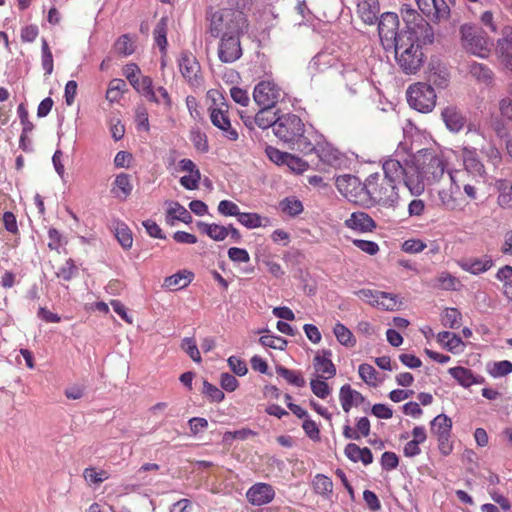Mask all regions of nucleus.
<instances>
[{
	"label": "nucleus",
	"mask_w": 512,
	"mask_h": 512,
	"mask_svg": "<svg viewBox=\"0 0 512 512\" xmlns=\"http://www.w3.org/2000/svg\"><path fill=\"white\" fill-rule=\"evenodd\" d=\"M398 151L384 159L382 163L383 177L379 173H372L366 178V188L363 206L369 208L376 204L385 208L395 209L398 206L400 196L398 184H405V169L401 161L397 159Z\"/></svg>",
	"instance_id": "1"
},
{
	"label": "nucleus",
	"mask_w": 512,
	"mask_h": 512,
	"mask_svg": "<svg viewBox=\"0 0 512 512\" xmlns=\"http://www.w3.org/2000/svg\"><path fill=\"white\" fill-rule=\"evenodd\" d=\"M397 159L406 170L405 186L412 195H420L426 185L438 182L448 164L442 153L432 149H421L414 155L398 151Z\"/></svg>",
	"instance_id": "2"
},
{
	"label": "nucleus",
	"mask_w": 512,
	"mask_h": 512,
	"mask_svg": "<svg viewBox=\"0 0 512 512\" xmlns=\"http://www.w3.org/2000/svg\"><path fill=\"white\" fill-rule=\"evenodd\" d=\"M427 30L420 26L412 32L406 31L390 47L394 48L395 60L405 74H415L424 64L422 46L434 42V30L427 21Z\"/></svg>",
	"instance_id": "3"
},
{
	"label": "nucleus",
	"mask_w": 512,
	"mask_h": 512,
	"mask_svg": "<svg viewBox=\"0 0 512 512\" xmlns=\"http://www.w3.org/2000/svg\"><path fill=\"white\" fill-rule=\"evenodd\" d=\"M401 16L403 25H400L399 16L394 12H385L380 16L378 22V33L382 42H387L388 46L394 44L406 31L412 32L419 29L420 26L427 30V20L423 18L409 4H403L401 7Z\"/></svg>",
	"instance_id": "4"
},
{
	"label": "nucleus",
	"mask_w": 512,
	"mask_h": 512,
	"mask_svg": "<svg viewBox=\"0 0 512 512\" xmlns=\"http://www.w3.org/2000/svg\"><path fill=\"white\" fill-rule=\"evenodd\" d=\"M273 134L289 149L298 150L305 155L315 150V144L310 140L303 120L296 114L280 112Z\"/></svg>",
	"instance_id": "5"
},
{
	"label": "nucleus",
	"mask_w": 512,
	"mask_h": 512,
	"mask_svg": "<svg viewBox=\"0 0 512 512\" xmlns=\"http://www.w3.org/2000/svg\"><path fill=\"white\" fill-rule=\"evenodd\" d=\"M206 20L209 22L208 32L214 38L233 34L247 26L244 13L230 8L214 10L213 7H209L206 10Z\"/></svg>",
	"instance_id": "6"
},
{
	"label": "nucleus",
	"mask_w": 512,
	"mask_h": 512,
	"mask_svg": "<svg viewBox=\"0 0 512 512\" xmlns=\"http://www.w3.org/2000/svg\"><path fill=\"white\" fill-rule=\"evenodd\" d=\"M406 96L409 106L421 113L431 112L436 105L435 90L427 83L417 82L410 85Z\"/></svg>",
	"instance_id": "7"
},
{
	"label": "nucleus",
	"mask_w": 512,
	"mask_h": 512,
	"mask_svg": "<svg viewBox=\"0 0 512 512\" xmlns=\"http://www.w3.org/2000/svg\"><path fill=\"white\" fill-rule=\"evenodd\" d=\"M461 41L463 47L470 53L484 58L490 51V41L484 32L470 24H463L460 27Z\"/></svg>",
	"instance_id": "8"
},
{
	"label": "nucleus",
	"mask_w": 512,
	"mask_h": 512,
	"mask_svg": "<svg viewBox=\"0 0 512 512\" xmlns=\"http://www.w3.org/2000/svg\"><path fill=\"white\" fill-rule=\"evenodd\" d=\"M335 185L339 193L348 201L363 206L366 180L361 182L357 176L344 174L336 177Z\"/></svg>",
	"instance_id": "9"
},
{
	"label": "nucleus",
	"mask_w": 512,
	"mask_h": 512,
	"mask_svg": "<svg viewBox=\"0 0 512 512\" xmlns=\"http://www.w3.org/2000/svg\"><path fill=\"white\" fill-rule=\"evenodd\" d=\"M140 68L135 63L127 64L124 67V75L132 85V87L139 93L148 98L149 101L159 103L157 96L153 90V80L149 76H142L140 78Z\"/></svg>",
	"instance_id": "10"
},
{
	"label": "nucleus",
	"mask_w": 512,
	"mask_h": 512,
	"mask_svg": "<svg viewBox=\"0 0 512 512\" xmlns=\"http://www.w3.org/2000/svg\"><path fill=\"white\" fill-rule=\"evenodd\" d=\"M244 29L233 34H226L220 38L218 57L223 63H233L242 56L240 37Z\"/></svg>",
	"instance_id": "11"
},
{
	"label": "nucleus",
	"mask_w": 512,
	"mask_h": 512,
	"mask_svg": "<svg viewBox=\"0 0 512 512\" xmlns=\"http://www.w3.org/2000/svg\"><path fill=\"white\" fill-rule=\"evenodd\" d=\"M281 97V89L272 81H261L253 91V99L259 107L275 108Z\"/></svg>",
	"instance_id": "12"
},
{
	"label": "nucleus",
	"mask_w": 512,
	"mask_h": 512,
	"mask_svg": "<svg viewBox=\"0 0 512 512\" xmlns=\"http://www.w3.org/2000/svg\"><path fill=\"white\" fill-rule=\"evenodd\" d=\"M313 152L318 155L323 163L336 169L347 168L350 164V159L329 143L323 145L315 144Z\"/></svg>",
	"instance_id": "13"
},
{
	"label": "nucleus",
	"mask_w": 512,
	"mask_h": 512,
	"mask_svg": "<svg viewBox=\"0 0 512 512\" xmlns=\"http://www.w3.org/2000/svg\"><path fill=\"white\" fill-rule=\"evenodd\" d=\"M179 69L182 76L191 84H198V74L201 70L196 57L190 51H182L178 60Z\"/></svg>",
	"instance_id": "14"
},
{
	"label": "nucleus",
	"mask_w": 512,
	"mask_h": 512,
	"mask_svg": "<svg viewBox=\"0 0 512 512\" xmlns=\"http://www.w3.org/2000/svg\"><path fill=\"white\" fill-rule=\"evenodd\" d=\"M209 110L211 123L223 132L225 138L236 141L239 135L236 129L232 127L227 111L215 107H211Z\"/></svg>",
	"instance_id": "15"
},
{
	"label": "nucleus",
	"mask_w": 512,
	"mask_h": 512,
	"mask_svg": "<svg viewBox=\"0 0 512 512\" xmlns=\"http://www.w3.org/2000/svg\"><path fill=\"white\" fill-rule=\"evenodd\" d=\"M246 497L252 505L262 506L274 499L275 490L268 483H256L248 489Z\"/></svg>",
	"instance_id": "16"
},
{
	"label": "nucleus",
	"mask_w": 512,
	"mask_h": 512,
	"mask_svg": "<svg viewBox=\"0 0 512 512\" xmlns=\"http://www.w3.org/2000/svg\"><path fill=\"white\" fill-rule=\"evenodd\" d=\"M344 224L346 227L360 233L372 232L377 227L374 219L363 211L353 212L350 217L345 220Z\"/></svg>",
	"instance_id": "17"
},
{
	"label": "nucleus",
	"mask_w": 512,
	"mask_h": 512,
	"mask_svg": "<svg viewBox=\"0 0 512 512\" xmlns=\"http://www.w3.org/2000/svg\"><path fill=\"white\" fill-rule=\"evenodd\" d=\"M339 400L344 412L348 413L353 406H359L366 403L368 406L370 402L359 391L354 390L349 384L341 386L339 391Z\"/></svg>",
	"instance_id": "18"
},
{
	"label": "nucleus",
	"mask_w": 512,
	"mask_h": 512,
	"mask_svg": "<svg viewBox=\"0 0 512 512\" xmlns=\"http://www.w3.org/2000/svg\"><path fill=\"white\" fill-rule=\"evenodd\" d=\"M442 119L448 130L457 133L464 127L466 118L455 106H447L441 112Z\"/></svg>",
	"instance_id": "19"
},
{
	"label": "nucleus",
	"mask_w": 512,
	"mask_h": 512,
	"mask_svg": "<svg viewBox=\"0 0 512 512\" xmlns=\"http://www.w3.org/2000/svg\"><path fill=\"white\" fill-rule=\"evenodd\" d=\"M463 163L465 169L475 175V176H483L485 174V167L483 163L480 161L477 150L473 147H464L463 148Z\"/></svg>",
	"instance_id": "20"
},
{
	"label": "nucleus",
	"mask_w": 512,
	"mask_h": 512,
	"mask_svg": "<svg viewBox=\"0 0 512 512\" xmlns=\"http://www.w3.org/2000/svg\"><path fill=\"white\" fill-rule=\"evenodd\" d=\"M194 276V273L190 270H179L164 279L163 287L170 290L184 289L193 281Z\"/></svg>",
	"instance_id": "21"
},
{
	"label": "nucleus",
	"mask_w": 512,
	"mask_h": 512,
	"mask_svg": "<svg viewBox=\"0 0 512 512\" xmlns=\"http://www.w3.org/2000/svg\"><path fill=\"white\" fill-rule=\"evenodd\" d=\"M166 204L170 205L166 211V222L170 225L174 224V221H181L185 224H190L193 221V217L190 212L177 201H166Z\"/></svg>",
	"instance_id": "22"
},
{
	"label": "nucleus",
	"mask_w": 512,
	"mask_h": 512,
	"mask_svg": "<svg viewBox=\"0 0 512 512\" xmlns=\"http://www.w3.org/2000/svg\"><path fill=\"white\" fill-rule=\"evenodd\" d=\"M332 351L329 349H323L322 355L317 354L313 359V365L317 372L326 374V378H332L336 375V367L331 360Z\"/></svg>",
	"instance_id": "23"
},
{
	"label": "nucleus",
	"mask_w": 512,
	"mask_h": 512,
	"mask_svg": "<svg viewBox=\"0 0 512 512\" xmlns=\"http://www.w3.org/2000/svg\"><path fill=\"white\" fill-rule=\"evenodd\" d=\"M493 266V260L490 256L484 258H469L461 261L460 267L473 275H479L488 271Z\"/></svg>",
	"instance_id": "24"
},
{
	"label": "nucleus",
	"mask_w": 512,
	"mask_h": 512,
	"mask_svg": "<svg viewBox=\"0 0 512 512\" xmlns=\"http://www.w3.org/2000/svg\"><path fill=\"white\" fill-rule=\"evenodd\" d=\"M273 109L274 108L260 107L253 118V121L259 128L265 130L271 127L272 131H274V125L278 120V115H280L281 110Z\"/></svg>",
	"instance_id": "25"
},
{
	"label": "nucleus",
	"mask_w": 512,
	"mask_h": 512,
	"mask_svg": "<svg viewBox=\"0 0 512 512\" xmlns=\"http://www.w3.org/2000/svg\"><path fill=\"white\" fill-rule=\"evenodd\" d=\"M495 188L498 191L497 202L500 207L505 209L512 208V180L499 179L495 183Z\"/></svg>",
	"instance_id": "26"
},
{
	"label": "nucleus",
	"mask_w": 512,
	"mask_h": 512,
	"mask_svg": "<svg viewBox=\"0 0 512 512\" xmlns=\"http://www.w3.org/2000/svg\"><path fill=\"white\" fill-rule=\"evenodd\" d=\"M361 19L368 25L375 24L378 20L379 3L378 0H364L358 5Z\"/></svg>",
	"instance_id": "27"
},
{
	"label": "nucleus",
	"mask_w": 512,
	"mask_h": 512,
	"mask_svg": "<svg viewBox=\"0 0 512 512\" xmlns=\"http://www.w3.org/2000/svg\"><path fill=\"white\" fill-rule=\"evenodd\" d=\"M430 426L431 433L436 437L451 435L452 420L444 413H441L433 418V420L430 422Z\"/></svg>",
	"instance_id": "28"
},
{
	"label": "nucleus",
	"mask_w": 512,
	"mask_h": 512,
	"mask_svg": "<svg viewBox=\"0 0 512 512\" xmlns=\"http://www.w3.org/2000/svg\"><path fill=\"white\" fill-rule=\"evenodd\" d=\"M167 31L168 18L161 17L153 30V36L155 44L159 47V50L163 56L167 53Z\"/></svg>",
	"instance_id": "29"
},
{
	"label": "nucleus",
	"mask_w": 512,
	"mask_h": 512,
	"mask_svg": "<svg viewBox=\"0 0 512 512\" xmlns=\"http://www.w3.org/2000/svg\"><path fill=\"white\" fill-rule=\"evenodd\" d=\"M312 487L316 494L330 500L333 493V481L324 474H316L312 480Z\"/></svg>",
	"instance_id": "30"
},
{
	"label": "nucleus",
	"mask_w": 512,
	"mask_h": 512,
	"mask_svg": "<svg viewBox=\"0 0 512 512\" xmlns=\"http://www.w3.org/2000/svg\"><path fill=\"white\" fill-rule=\"evenodd\" d=\"M275 370L280 377L284 378L292 386L302 388L306 384L302 373L298 370H291L282 365H276Z\"/></svg>",
	"instance_id": "31"
},
{
	"label": "nucleus",
	"mask_w": 512,
	"mask_h": 512,
	"mask_svg": "<svg viewBox=\"0 0 512 512\" xmlns=\"http://www.w3.org/2000/svg\"><path fill=\"white\" fill-rule=\"evenodd\" d=\"M448 373L464 388H469L473 385V371L469 368L462 366L451 367L448 369Z\"/></svg>",
	"instance_id": "32"
},
{
	"label": "nucleus",
	"mask_w": 512,
	"mask_h": 512,
	"mask_svg": "<svg viewBox=\"0 0 512 512\" xmlns=\"http://www.w3.org/2000/svg\"><path fill=\"white\" fill-rule=\"evenodd\" d=\"M333 333L341 345L348 348H352L356 345L355 336L344 324L337 322L333 328Z\"/></svg>",
	"instance_id": "33"
},
{
	"label": "nucleus",
	"mask_w": 512,
	"mask_h": 512,
	"mask_svg": "<svg viewBox=\"0 0 512 512\" xmlns=\"http://www.w3.org/2000/svg\"><path fill=\"white\" fill-rule=\"evenodd\" d=\"M115 237L123 249L128 250L132 247L133 236L131 229L122 221H118L115 227Z\"/></svg>",
	"instance_id": "34"
},
{
	"label": "nucleus",
	"mask_w": 512,
	"mask_h": 512,
	"mask_svg": "<svg viewBox=\"0 0 512 512\" xmlns=\"http://www.w3.org/2000/svg\"><path fill=\"white\" fill-rule=\"evenodd\" d=\"M450 17V5L446 0H432V16L431 21L440 23Z\"/></svg>",
	"instance_id": "35"
},
{
	"label": "nucleus",
	"mask_w": 512,
	"mask_h": 512,
	"mask_svg": "<svg viewBox=\"0 0 512 512\" xmlns=\"http://www.w3.org/2000/svg\"><path fill=\"white\" fill-rule=\"evenodd\" d=\"M462 314L455 307H447L442 314V324L451 329H458L461 326Z\"/></svg>",
	"instance_id": "36"
},
{
	"label": "nucleus",
	"mask_w": 512,
	"mask_h": 512,
	"mask_svg": "<svg viewBox=\"0 0 512 512\" xmlns=\"http://www.w3.org/2000/svg\"><path fill=\"white\" fill-rule=\"evenodd\" d=\"M126 90L127 84L123 79H113L106 91V99L112 103L117 102Z\"/></svg>",
	"instance_id": "37"
},
{
	"label": "nucleus",
	"mask_w": 512,
	"mask_h": 512,
	"mask_svg": "<svg viewBox=\"0 0 512 512\" xmlns=\"http://www.w3.org/2000/svg\"><path fill=\"white\" fill-rule=\"evenodd\" d=\"M114 186L115 187L112 189V192L115 193L117 197H120V195L115 191V188H117L123 194L122 199H126L133 190L131 176L127 173L118 174L114 180Z\"/></svg>",
	"instance_id": "38"
},
{
	"label": "nucleus",
	"mask_w": 512,
	"mask_h": 512,
	"mask_svg": "<svg viewBox=\"0 0 512 512\" xmlns=\"http://www.w3.org/2000/svg\"><path fill=\"white\" fill-rule=\"evenodd\" d=\"M280 209L282 212L286 213L291 217H296L303 212V204L300 200L295 197H286L284 198L280 204Z\"/></svg>",
	"instance_id": "39"
},
{
	"label": "nucleus",
	"mask_w": 512,
	"mask_h": 512,
	"mask_svg": "<svg viewBox=\"0 0 512 512\" xmlns=\"http://www.w3.org/2000/svg\"><path fill=\"white\" fill-rule=\"evenodd\" d=\"M396 294L381 291L379 300L370 302L372 306L381 308L386 311H394L398 307V299Z\"/></svg>",
	"instance_id": "40"
},
{
	"label": "nucleus",
	"mask_w": 512,
	"mask_h": 512,
	"mask_svg": "<svg viewBox=\"0 0 512 512\" xmlns=\"http://www.w3.org/2000/svg\"><path fill=\"white\" fill-rule=\"evenodd\" d=\"M469 72L477 80L483 82H488L492 80L493 73L491 69L482 63H478L475 61L469 63Z\"/></svg>",
	"instance_id": "41"
},
{
	"label": "nucleus",
	"mask_w": 512,
	"mask_h": 512,
	"mask_svg": "<svg viewBox=\"0 0 512 512\" xmlns=\"http://www.w3.org/2000/svg\"><path fill=\"white\" fill-rule=\"evenodd\" d=\"M202 394L213 403H220L225 398L224 392L217 386L208 382L206 379L203 380Z\"/></svg>",
	"instance_id": "42"
},
{
	"label": "nucleus",
	"mask_w": 512,
	"mask_h": 512,
	"mask_svg": "<svg viewBox=\"0 0 512 512\" xmlns=\"http://www.w3.org/2000/svg\"><path fill=\"white\" fill-rule=\"evenodd\" d=\"M240 224L248 229H254L262 226V217L255 212H241L237 216Z\"/></svg>",
	"instance_id": "43"
},
{
	"label": "nucleus",
	"mask_w": 512,
	"mask_h": 512,
	"mask_svg": "<svg viewBox=\"0 0 512 512\" xmlns=\"http://www.w3.org/2000/svg\"><path fill=\"white\" fill-rule=\"evenodd\" d=\"M259 343L264 347H269L271 349H277V350H285L288 341L277 335H263L259 338Z\"/></svg>",
	"instance_id": "44"
},
{
	"label": "nucleus",
	"mask_w": 512,
	"mask_h": 512,
	"mask_svg": "<svg viewBox=\"0 0 512 512\" xmlns=\"http://www.w3.org/2000/svg\"><path fill=\"white\" fill-rule=\"evenodd\" d=\"M257 435V432L251 430L250 428H242L235 431H226L223 434V442L226 444H231L233 440H241L244 441L251 436Z\"/></svg>",
	"instance_id": "45"
},
{
	"label": "nucleus",
	"mask_w": 512,
	"mask_h": 512,
	"mask_svg": "<svg viewBox=\"0 0 512 512\" xmlns=\"http://www.w3.org/2000/svg\"><path fill=\"white\" fill-rule=\"evenodd\" d=\"M41 53L42 68L44 69L46 75H50L52 74L54 68L53 55L45 38L42 39Z\"/></svg>",
	"instance_id": "46"
},
{
	"label": "nucleus",
	"mask_w": 512,
	"mask_h": 512,
	"mask_svg": "<svg viewBox=\"0 0 512 512\" xmlns=\"http://www.w3.org/2000/svg\"><path fill=\"white\" fill-rule=\"evenodd\" d=\"M181 348L194 362L200 363L202 361L199 349L194 338L185 337L181 342Z\"/></svg>",
	"instance_id": "47"
},
{
	"label": "nucleus",
	"mask_w": 512,
	"mask_h": 512,
	"mask_svg": "<svg viewBox=\"0 0 512 512\" xmlns=\"http://www.w3.org/2000/svg\"><path fill=\"white\" fill-rule=\"evenodd\" d=\"M78 274V267L72 258L66 260L65 264L58 269L56 276L64 281H70Z\"/></svg>",
	"instance_id": "48"
},
{
	"label": "nucleus",
	"mask_w": 512,
	"mask_h": 512,
	"mask_svg": "<svg viewBox=\"0 0 512 512\" xmlns=\"http://www.w3.org/2000/svg\"><path fill=\"white\" fill-rule=\"evenodd\" d=\"M501 35V38L497 40V52L512 51V26H504Z\"/></svg>",
	"instance_id": "49"
},
{
	"label": "nucleus",
	"mask_w": 512,
	"mask_h": 512,
	"mask_svg": "<svg viewBox=\"0 0 512 512\" xmlns=\"http://www.w3.org/2000/svg\"><path fill=\"white\" fill-rule=\"evenodd\" d=\"M321 377L322 376H318L317 379H312L310 381V387L314 395L318 398L326 399L331 394V388L326 381L319 379Z\"/></svg>",
	"instance_id": "50"
},
{
	"label": "nucleus",
	"mask_w": 512,
	"mask_h": 512,
	"mask_svg": "<svg viewBox=\"0 0 512 512\" xmlns=\"http://www.w3.org/2000/svg\"><path fill=\"white\" fill-rule=\"evenodd\" d=\"M115 49L123 56H129L135 51L134 45L128 34H123L117 39L115 42Z\"/></svg>",
	"instance_id": "51"
},
{
	"label": "nucleus",
	"mask_w": 512,
	"mask_h": 512,
	"mask_svg": "<svg viewBox=\"0 0 512 512\" xmlns=\"http://www.w3.org/2000/svg\"><path fill=\"white\" fill-rule=\"evenodd\" d=\"M190 139L197 151L201 153L208 152L209 144L205 133H202L200 130H193L191 131Z\"/></svg>",
	"instance_id": "52"
},
{
	"label": "nucleus",
	"mask_w": 512,
	"mask_h": 512,
	"mask_svg": "<svg viewBox=\"0 0 512 512\" xmlns=\"http://www.w3.org/2000/svg\"><path fill=\"white\" fill-rule=\"evenodd\" d=\"M284 165H287L293 172L301 174L309 168V164L300 157L289 153Z\"/></svg>",
	"instance_id": "53"
},
{
	"label": "nucleus",
	"mask_w": 512,
	"mask_h": 512,
	"mask_svg": "<svg viewBox=\"0 0 512 512\" xmlns=\"http://www.w3.org/2000/svg\"><path fill=\"white\" fill-rule=\"evenodd\" d=\"M381 468L384 471H391L396 469L399 465V458L396 453L386 451L382 454L380 460Z\"/></svg>",
	"instance_id": "54"
},
{
	"label": "nucleus",
	"mask_w": 512,
	"mask_h": 512,
	"mask_svg": "<svg viewBox=\"0 0 512 512\" xmlns=\"http://www.w3.org/2000/svg\"><path fill=\"white\" fill-rule=\"evenodd\" d=\"M265 153L269 160L277 165H284L289 154V152L280 151L279 149L270 145L266 146Z\"/></svg>",
	"instance_id": "55"
},
{
	"label": "nucleus",
	"mask_w": 512,
	"mask_h": 512,
	"mask_svg": "<svg viewBox=\"0 0 512 512\" xmlns=\"http://www.w3.org/2000/svg\"><path fill=\"white\" fill-rule=\"evenodd\" d=\"M218 212L223 216H235L240 213L239 206L230 200H222L218 204Z\"/></svg>",
	"instance_id": "56"
},
{
	"label": "nucleus",
	"mask_w": 512,
	"mask_h": 512,
	"mask_svg": "<svg viewBox=\"0 0 512 512\" xmlns=\"http://www.w3.org/2000/svg\"><path fill=\"white\" fill-rule=\"evenodd\" d=\"M228 365L232 372L237 376H245L248 372L247 364L242 359L236 356H230L227 360Z\"/></svg>",
	"instance_id": "57"
},
{
	"label": "nucleus",
	"mask_w": 512,
	"mask_h": 512,
	"mask_svg": "<svg viewBox=\"0 0 512 512\" xmlns=\"http://www.w3.org/2000/svg\"><path fill=\"white\" fill-rule=\"evenodd\" d=\"M360 378L368 385H374L373 380L376 379L377 371L367 363H363L358 368Z\"/></svg>",
	"instance_id": "58"
},
{
	"label": "nucleus",
	"mask_w": 512,
	"mask_h": 512,
	"mask_svg": "<svg viewBox=\"0 0 512 512\" xmlns=\"http://www.w3.org/2000/svg\"><path fill=\"white\" fill-rule=\"evenodd\" d=\"M439 287L443 290L455 291L458 280L449 272H442L438 277Z\"/></svg>",
	"instance_id": "59"
},
{
	"label": "nucleus",
	"mask_w": 512,
	"mask_h": 512,
	"mask_svg": "<svg viewBox=\"0 0 512 512\" xmlns=\"http://www.w3.org/2000/svg\"><path fill=\"white\" fill-rule=\"evenodd\" d=\"M302 428L308 438H310L312 441H319L320 440V430L318 425L315 421L309 419L307 417L303 423Z\"/></svg>",
	"instance_id": "60"
},
{
	"label": "nucleus",
	"mask_w": 512,
	"mask_h": 512,
	"mask_svg": "<svg viewBox=\"0 0 512 512\" xmlns=\"http://www.w3.org/2000/svg\"><path fill=\"white\" fill-rule=\"evenodd\" d=\"M353 245L360 249L361 251L373 256L378 253L379 246L376 242L370 240L363 239H354L352 241Z\"/></svg>",
	"instance_id": "61"
},
{
	"label": "nucleus",
	"mask_w": 512,
	"mask_h": 512,
	"mask_svg": "<svg viewBox=\"0 0 512 512\" xmlns=\"http://www.w3.org/2000/svg\"><path fill=\"white\" fill-rule=\"evenodd\" d=\"M490 375L494 378L502 377L512 372V362L508 360H502L494 363V369L490 370Z\"/></svg>",
	"instance_id": "62"
},
{
	"label": "nucleus",
	"mask_w": 512,
	"mask_h": 512,
	"mask_svg": "<svg viewBox=\"0 0 512 512\" xmlns=\"http://www.w3.org/2000/svg\"><path fill=\"white\" fill-rule=\"evenodd\" d=\"M228 257L235 263H246L250 261V255L244 248L231 247L228 249Z\"/></svg>",
	"instance_id": "63"
},
{
	"label": "nucleus",
	"mask_w": 512,
	"mask_h": 512,
	"mask_svg": "<svg viewBox=\"0 0 512 512\" xmlns=\"http://www.w3.org/2000/svg\"><path fill=\"white\" fill-rule=\"evenodd\" d=\"M142 225L150 237L163 240L166 239V235L155 221L147 219L142 222Z\"/></svg>",
	"instance_id": "64"
}]
</instances>
